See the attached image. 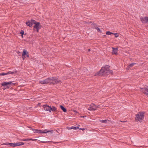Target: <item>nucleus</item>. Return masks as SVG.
I'll return each instance as SVG.
<instances>
[{
    "label": "nucleus",
    "mask_w": 148,
    "mask_h": 148,
    "mask_svg": "<svg viewBox=\"0 0 148 148\" xmlns=\"http://www.w3.org/2000/svg\"><path fill=\"white\" fill-rule=\"evenodd\" d=\"M82 128H79V130H82Z\"/></svg>",
    "instance_id": "nucleus-40"
},
{
    "label": "nucleus",
    "mask_w": 148,
    "mask_h": 148,
    "mask_svg": "<svg viewBox=\"0 0 148 148\" xmlns=\"http://www.w3.org/2000/svg\"><path fill=\"white\" fill-rule=\"evenodd\" d=\"M88 51H90V49H88Z\"/></svg>",
    "instance_id": "nucleus-38"
},
{
    "label": "nucleus",
    "mask_w": 148,
    "mask_h": 148,
    "mask_svg": "<svg viewBox=\"0 0 148 148\" xmlns=\"http://www.w3.org/2000/svg\"><path fill=\"white\" fill-rule=\"evenodd\" d=\"M17 73L16 71L11 72L9 71L7 73V75L10 74H14Z\"/></svg>",
    "instance_id": "nucleus-19"
},
{
    "label": "nucleus",
    "mask_w": 148,
    "mask_h": 148,
    "mask_svg": "<svg viewBox=\"0 0 148 148\" xmlns=\"http://www.w3.org/2000/svg\"><path fill=\"white\" fill-rule=\"evenodd\" d=\"M43 107L44 110L49 111L50 112H51V111L55 112L57 110V108L56 107L52 106L51 107V106H49L47 104L43 105Z\"/></svg>",
    "instance_id": "nucleus-2"
},
{
    "label": "nucleus",
    "mask_w": 148,
    "mask_h": 148,
    "mask_svg": "<svg viewBox=\"0 0 148 148\" xmlns=\"http://www.w3.org/2000/svg\"><path fill=\"white\" fill-rule=\"evenodd\" d=\"M112 54H115L116 55L117 54V52L118 51V48H115L114 47H112Z\"/></svg>",
    "instance_id": "nucleus-11"
},
{
    "label": "nucleus",
    "mask_w": 148,
    "mask_h": 148,
    "mask_svg": "<svg viewBox=\"0 0 148 148\" xmlns=\"http://www.w3.org/2000/svg\"><path fill=\"white\" fill-rule=\"evenodd\" d=\"M35 21L33 20H31V21H28L26 22V25L30 27L32 26L33 22H35Z\"/></svg>",
    "instance_id": "nucleus-9"
},
{
    "label": "nucleus",
    "mask_w": 148,
    "mask_h": 148,
    "mask_svg": "<svg viewBox=\"0 0 148 148\" xmlns=\"http://www.w3.org/2000/svg\"><path fill=\"white\" fill-rule=\"evenodd\" d=\"M28 53V52L26 50L24 49L23 50V51L22 55H23V56H25L27 54V53Z\"/></svg>",
    "instance_id": "nucleus-17"
},
{
    "label": "nucleus",
    "mask_w": 148,
    "mask_h": 148,
    "mask_svg": "<svg viewBox=\"0 0 148 148\" xmlns=\"http://www.w3.org/2000/svg\"><path fill=\"white\" fill-rule=\"evenodd\" d=\"M15 83H13L12 82H4L1 84L2 86L6 87L5 88H9L11 86L14 85Z\"/></svg>",
    "instance_id": "nucleus-5"
},
{
    "label": "nucleus",
    "mask_w": 148,
    "mask_h": 148,
    "mask_svg": "<svg viewBox=\"0 0 148 148\" xmlns=\"http://www.w3.org/2000/svg\"><path fill=\"white\" fill-rule=\"evenodd\" d=\"M88 109L90 111H94L95 110V105L93 103L91 104L87 107Z\"/></svg>",
    "instance_id": "nucleus-7"
},
{
    "label": "nucleus",
    "mask_w": 148,
    "mask_h": 148,
    "mask_svg": "<svg viewBox=\"0 0 148 148\" xmlns=\"http://www.w3.org/2000/svg\"><path fill=\"white\" fill-rule=\"evenodd\" d=\"M33 23L35 24V25L34 26V28H36V29L37 32H38L39 29L41 28V26L40 25V23L36 22L35 21L33 22Z\"/></svg>",
    "instance_id": "nucleus-6"
},
{
    "label": "nucleus",
    "mask_w": 148,
    "mask_h": 148,
    "mask_svg": "<svg viewBox=\"0 0 148 148\" xmlns=\"http://www.w3.org/2000/svg\"><path fill=\"white\" fill-rule=\"evenodd\" d=\"M100 122L104 123H108V122L109 121L108 120H100Z\"/></svg>",
    "instance_id": "nucleus-18"
},
{
    "label": "nucleus",
    "mask_w": 148,
    "mask_h": 148,
    "mask_svg": "<svg viewBox=\"0 0 148 148\" xmlns=\"http://www.w3.org/2000/svg\"><path fill=\"white\" fill-rule=\"evenodd\" d=\"M99 107V106H96L95 105V110H96L97 108Z\"/></svg>",
    "instance_id": "nucleus-32"
},
{
    "label": "nucleus",
    "mask_w": 148,
    "mask_h": 148,
    "mask_svg": "<svg viewBox=\"0 0 148 148\" xmlns=\"http://www.w3.org/2000/svg\"><path fill=\"white\" fill-rule=\"evenodd\" d=\"M130 68V67H129V66H128L126 68V69L127 70L129 69Z\"/></svg>",
    "instance_id": "nucleus-35"
},
{
    "label": "nucleus",
    "mask_w": 148,
    "mask_h": 148,
    "mask_svg": "<svg viewBox=\"0 0 148 148\" xmlns=\"http://www.w3.org/2000/svg\"><path fill=\"white\" fill-rule=\"evenodd\" d=\"M109 66L106 65L103 67H102L98 73V75H103L106 74H112V71L109 69Z\"/></svg>",
    "instance_id": "nucleus-1"
},
{
    "label": "nucleus",
    "mask_w": 148,
    "mask_h": 148,
    "mask_svg": "<svg viewBox=\"0 0 148 148\" xmlns=\"http://www.w3.org/2000/svg\"><path fill=\"white\" fill-rule=\"evenodd\" d=\"M50 132L51 134H53V131L52 130H50L47 129L45 130L44 131H42L41 133H47Z\"/></svg>",
    "instance_id": "nucleus-12"
},
{
    "label": "nucleus",
    "mask_w": 148,
    "mask_h": 148,
    "mask_svg": "<svg viewBox=\"0 0 148 148\" xmlns=\"http://www.w3.org/2000/svg\"><path fill=\"white\" fill-rule=\"evenodd\" d=\"M10 145V143H3V145Z\"/></svg>",
    "instance_id": "nucleus-23"
},
{
    "label": "nucleus",
    "mask_w": 148,
    "mask_h": 148,
    "mask_svg": "<svg viewBox=\"0 0 148 148\" xmlns=\"http://www.w3.org/2000/svg\"><path fill=\"white\" fill-rule=\"evenodd\" d=\"M73 129L74 130H76L77 129H79V127H73Z\"/></svg>",
    "instance_id": "nucleus-26"
},
{
    "label": "nucleus",
    "mask_w": 148,
    "mask_h": 148,
    "mask_svg": "<svg viewBox=\"0 0 148 148\" xmlns=\"http://www.w3.org/2000/svg\"><path fill=\"white\" fill-rule=\"evenodd\" d=\"M68 130H71V129H73V127H68Z\"/></svg>",
    "instance_id": "nucleus-34"
},
{
    "label": "nucleus",
    "mask_w": 148,
    "mask_h": 148,
    "mask_svg": "<svg viewBox=\"0 0 148 148\" xmlns=\"http://www.w3.org/2000/svg\"><path fill=\"white\" fill-rule=\"evenodd\" d=\"M39 105H40V103H38Z\"/></svg>",
    "instance_id": "nucleus-41"
},
{
    "label": "nucleus",
    "mask_w": 148,
    "mask_h": 148,
    "mask_svg": "<svg viewBox=\"0 0 148 148\" xmlns=\"http://www.w3.org/2000/svg\"><path fill=\"white\" fill-rule=\"evenodd\" d=\"M24 34V32L22 30L21 32V36L22 37H23V34Z\"/></svg>",
    "instance_id": "nucleus-24"
},
{
    "label": "nucleus",
    "mask_w": 148,
    "mask_h": 148,
    "mask_svg": "<svg viewBox=\"0 0 148 148\" xmlns=\"http://www.w3.org/2000/svg\"><path fill=\"white\" fill-rule=\"evenodd\" d=\"M140 91L148 96V87L146 88H141Z\"/></svg>",
    "instance_id": "nucleus-10"
},
{
    "label": "nucleus",
    "mask_w": 148,
    "mask_h": 148,
    "mask_svg": "<svg viewBox=\"0 0 148 148\" xmlns=\"http://www.w3.org/2000/svg\"><path fill=\"white\" fill-rule=\"evenodd\" d=\"M113 34V33H112L109 31H107L106 32V34L108 35H111Z\"/></svg>",
    "instance_id": "nucleus-20"
},
{
    "label": "nucleus",
    "mask_w": 148,
    "mask_h": 148,
    "mask_svg": "<svg viewBox=\"0 0 148 148\" xmlns=\"http://www.w3.org/2000/svg\"><path fill=\"white\" fill-rule=\"evenodd\" d=\"M144 113L142 112H140L136 115L135 120L137 121H141L144 118Z\"/></svg>",
    "instance_id": "nucleus-3"
},
{
    "label": "nucleus",
    "mask_w": 148,
    "mask_h": 148,
    "mask_svg": "<svg viewBox=\"0 0 148 148\" xmlns=\"http://www.w3.org/2000/svg\"><path fill=\"white\" fill-rule=\"evenodd\" d=\"M26 55L27 57H28V58L29 57V55L28 54V53H27V54Z\"/></svg>",
    "instance_id": "nucleus-36"
},
{
    "label": "nucleus",
    "mask_w": 148,
    "mask_h": 148,
    "mask_svg": "<svg viewBox=\"0 0 148 148\" xmlns=\"http://www.w3.org/2000/svg\"><path fill=\"white\" fill-rule=\"evenodd\" d=\"M23 141H29V138L25 139L22 140Z\"/></svg>",
    "instance_id": "nucleus-28"
},
{
    "label": "nucleus",
    "mask_w": 148,
    "mask_h": 148,
    "mask_svg": "<svg viewBox=\"0 0 148 148\" xmlns=\"http://www.w3.org/2000/svg\"><path fill=\"white\" fill-rule=\"evenodd\" d=\"M140 20L143 23H147L146 16L144 17L140 18Z\"/></svg>",
    "instance_id": "nucleus-13"
},
{
    "label": "nucleus",
    "mask_w": 148,
    "mask_h": 148,
    "mask_svg": "<svg viewBox=\"0 0 148 148\" xmlns=\"http://www.w3.org/2000/svg\"><path fill=\"white\" fill-rule=\"evenodd\" d=\"M39 105H40V103H38Z\"/></svg>",
    "instance_id": "nucleus-42"
},
{
    "label": "nucleus",
    "mask_w": 148,
    "mask_h": 148,
    "mask_svg": "<svg viewBox=\"0 0 148 148\" xmlns=\"http://www.w3.org/2000/svg\"><path fill=\"white\" fill-rule=\"evenodd\" d=\"M15 146H17L22 145H24V143L22 142H18L14 143Z\"/></svg>",
    "instance_id": "nucleus-14"
},
{
    "label": "nucleus",
    "mask_w": 148,
    "mask_h": 148,
    "mask_svg": "<svg viewBox=\"0 0 148 148\" xmlns=\"http://www.w3.org/2000/svg\"><path fill=\"white\" fill-rule=\"evenodd\" d=\"M50 83H52L53 84H60L62 82L58 79L56 77H52L50 78Z\"/></svg>",
    "instance_id": "nucleus-4"
},
{
    "label": "nucleus",
    "mask_w": 148,
    "mask_h": 148,
    "mask_svg": "<svg viewBox=\"0 0 148 148\" xmlns=\"http://www.w3.org/2000/svg\"><path fill=\"white\" fill-rule=\"evenodd\" d=\"M60 107L61 109L63 111V112H66V109L64 107V106L62 105H60Z\"/></svg>",
    "instance_id": "nucleus-16"
},
{
    "label": "nucleus",
    "mask_w": 148,
    "mask_h": 148,
    "mask_svg": "<svg viewBox=\"0 0 148 148\" xmlns=\"http://www.w3.org/2000/svg\"><path fill=\"white\" fill-rule=\"evenodd\" d=\"M106 36L105 35H103V37H105V36Z\"/></svg>",
    "instance_id": "nucleus-39"
},
{
    "label": "nucleus",
    "mask_w": 148,
    "mask_h": 148,
    "mask_svg": "<svg viewBox=\"0 0 148 148\" xmlns=\"http://www.w3.org/2000/svg\"><path fill=\"white\" fill-rule=\"evenodd\" d=\"M136 64L135 63H133L131 64H130L128 66H129V67H132L135 64Z\"/></svg>",
    "instance_id": "nucleus-21"
},
{
    "label": "nucleus",
    "mask_w": 148,
    "mask_h": 148,
    "mask_svg": "<svg viewBox=\"0 0 148 148\" xmlns=\"http://www.w3.org/2000/svg\"><path fill=\"white\" fill-rule=\"evenodd\" d=\"M22 57L23 60H24L25 59V56H23V55H22Z\"/></svg>",
    "instance_id": "nucleus-31"
},
{
    "label": "nucleus",
    "mask_w": 148,
    "mask_h": 148,
    "mask_svg": "<svg viewBox=\"0 0 148 148\" xmlns=\"http://www.w3.org/2000/svg\"><path fill=\"white\" fill-rule=\"evenodd\" d=\"M37 140L36 139H34L32 138H29V141L32 140V141H35L36 140Z\"/></svg>",
    "instance_id": "nucleus-27"
},
{
    "label": "nucleus",
    "mask_w": 148,
    "mask_h": 148,
    "mask_svg": "<svg viewBox=\"0 0 148 148\" xmlns=\"http://www.w3.org/2000/svg\"><path fill=\"white\" fill-rule=\"evenodd\" d=\"M96 29L99 32H101V31L100 29L98 27H96Z\"/></svg>",
    "instance_id": "nucleus-30"
},
{
    "label": "nucleus",
    "mask_w": 148,
    "mask_h": 148,
    "mask_svg": "<svg viewBox=\"0 0 148 148\" xmlns=\"http://www.w3.org/2000/svg\"><path fill=\"white\" fill-rule=\"evenodd\" d=\"M10 145L12 147H15L14 143H10Z\"/></svg>",
    "instance_id": "nucleus-29"
},
{
    "label": "nucleus",
    "mask_w": 148,
    "mask_h": 148,
    "mask_svg": "<svg viewBox=\"0 0 148 148\" xmlns=\"http://www.w3.org/2000/svg\"><path fill=\"white\" fill-rule=\"evenodd\" d=\"M7 75V73H0V75H1H1L3 76V75Z\"/></svg>",
    "instance_id": "nucleus-25"
},
{
    "label": "nucleus",
    "mask_w": 148,
    "mask_h": 148,
    "mask_svg": "<svg viewBox=\"0 0 148 148\" xmlns=\"http://www.w3.org/2000/svg\"><path fill=\"white\" fill-rule=\"evenodd\" d=\"M33 130L34 131V133H41L42 132V130H38L36 129H33Z\"/></svg>",
    "instance_id": "nucleus-15"
},
{
    "label": "nucleus",
    "mask_w": 148,
    "mask_h": 148,
    "mask_svg": "<svg viewBox=\"0 0 148 148\" xmlns=\"http://www.w3.org/2000/svg\"><path fill=\"white\" fill-rule=\"evenodd\" d=\"M85 129L84 128H82V130H85Z\"/></svg>",
    "instance_id": "nucleus-37"
},
{
    "label": "nucleus",
    "mask_w": 148,
    "mask_h": 148,
    "mask_svg": "<svg viewBox=\"0 0 148 148\" xmlns=\"http://www.w3.org/2000/svg\"><path fill=\"white\" fill-rule=\"evenodd\" d=\"M146 23H147L148 22V17L146 16Z\"/></svg>",
    "instance_id": "nucleus-33"
},
{
    "label": "nucleus",
    "mask_w": 148,
    "mask_h": 148,
    "mask_svg": "<svg viewBox=\"0 0 148 148\" xmlns=\"http://www.w3.org/2000/svg\"><path fill=\"white\" fill-rule=\"evenodd\" d=\"M50 78H47L45 80L40 81V83L42 84L48 83H50Z\"/></svg>",
    "instance_id": "nucleus-8"
},
{
    "label": "nucleus",
    "mask_w": 148,
    "mask_h": 148,
    "mask_svg": "<svg viewBox=\"0 0 148 148\" xmlns=\"http://www.w3.org/2000/svg\"><path fill=\"white\" fill-rule=\"evenodd\" d=\"M113 34H114L115 35V37H118L119 36V35L117 33H113Z\"/></svg>",
    "instance_id": "nucleus-22"
}]
</instances>
